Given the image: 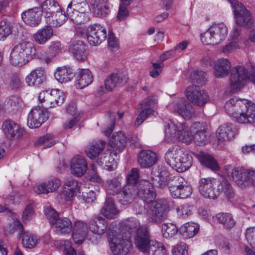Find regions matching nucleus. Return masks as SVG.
<instances>
[{
	"label": "nucleus",
	"mask_w": 255,
	"mask_h": 255,
	"mask_svg": "<svg viewBox=\"0 0 255 255\" xmlns=\"http://www.w3.org/2000/svg\"><path fill=\"white\" fill-rule=\"evenodd\" d=\"M146 226H140L139 221L134 217L128 218L122 220L119 224L120 233L115 230L114 225L111 224L107 231L108 238L111 250L114 255H126L131 247L129 241L130 235L136 231L134 239L138 230ZM148 232V231H147Z\"/></svg>",
	"instance_id": "nucleus-1"
},
{
	"label": "nucleus",
	"mask_w": 255,
	"mask_h": 255,
	"mask_svg": "<svg viewBox=\"0 0 255 255\" xmlns=\"http://www.w3.org/2000/svg\"><path fill=\"white\" fill-rule=\"evenodd\" d=\"M226 113L240 124L255 123V104L247 99L234 98L225 105Z\"/></svg>",
	"instance_id": "nucleus-2"
},
{
	"label": "nucleus",
	"mask_w": 255,
	"mask_h": 255,
	"mask_svg": "<svg viewBox=\"0 0 255 255\" xmlns=\"http://www.w3.org/2000/svg\"><path fill=\"white\" fill-rule=\"evenodd\" d=\"M198 189L204 198L213 200L221 194L228 199L233 198L235 195L231 184L224 178L221 181L212 177L201 178L199 182Z\"/></svg>",
	"instance_id": "nucleus-3"
},
{
	"label": "nucleus",
	"mask_w": 255,
	"mask_h": 255,
	"mask_svg": "<svg viewBox=\"0 0 255 255\" xmlns=\"http://www.w3.org/2000/svg\"><path fill=\"white\" fill-rule=\"evenodd\" d=\"M165 161L179 172L186 171L192 165V157L188 151L178 145L169 147L165 154Z\"/></svg>",
	"instance_id": "nucleus-4"
},
{
	"label": "nucleus",
	"mask_w": 255,
	"mask_h": 255,
	"mask_svg": "<svg viewBox=\"0 0 255 255\" xmlns=\"http://www.w3.org/2000/svg\"><path fill=\"white\" fill-rule=\"evenodd\" d=\"M135 245L147 255H166V251L162 243L149 240V235L145 227L138 230L135 238Z\"/></svg>",
	"instance_id": "nucleus-5"
},
{
	"label": "nucleus",
	"mask_w": 255,
	"mask_h": 255,
	"mask_svg": "<svg viewBox=\"0 0 255 255\" xmlns=\"http://www.w3.org/2000/svg\"><path fill=\"white\" fill-rule=\"evenodd\" d=\"M35 46L30 42L24 41L15 45L11 50L9 61L14 66L21 67L32 60Z\"/></svg>",
	"instance_id": "nucleus-6"
},
{
	"label": "nucleus",
	"mask_w": 255,
	"mask_h": 255,
	"mask_svg": "<svg viewBox=\"0 0 255 255\" xmlns=\"http://www.w3.org/2000/svg\"><path fill=\"white\" fill-rule=\"evenodd\" d=\"M248 81L255 83V68L237 66L232 69L230 84L233 89H240Z\"/></svg>",
	"instance_id": "nucleus-7"
},
{
	"label": "nucleus",
	"mask_w": 255,
	"mask_h": 255,
	"mask_svg": "<svg viewBox=\"0 0 255 255\" xmlns=\"http://www.w3.org/2000/svg\"><path fill=\"white\" fill-rule=\"evenodd\" d=\"M174 206L170 199H160L153 202L147 211V219L150 223L158 224L166 218L165 211Z\"/></svg>",
	"instance_id": "nucleus-8"
},
{
	"label": "nucleus",
	"mask_w": 255,
	"mask_h": 255,
	"mask_svg": "<svg viewBox=\"0 0 255 255\" xmlns=\"http://www.w3.org/2000/svg\"><path fill=\"white\" fill-rule=\"evenodd\" d=\"M228 34L227 26L223 22L213 23L201 35V40L206 45H215L224 40Z\"/></svg>",
	"instance_id": "nucleus-9"
},
{
	"label": "nucleus",
	"mask_w": 255,
	"mask_h": 255,
	"mask_svg": "<svg viewBox=\"0 0 255 255\" xmlns=\"http://www.w3.org/2000/svg\"><path fill=\"white\" fill-rule=\"evenodd\" d=\"M166 136L177 138L178 140L189 144L193 140L192 133L189 131L185 123H168L165 128Z\"/></svg>",
	"instance_id": "nucleus-10"
},
{
	"label": "nucleus",
	"mask_w": 255,
	"mask_h": 255,
	"mask_svg": "<svg viewBox=\"0 0 255 255\" xmlns=\"http://www.w3.org/2000/svg\"><path fill=\"white\" fill-rule=\"evenodd\" d=\"M228 173L231 174L233 180L241 188L250 185L255 187V170L239 167L232 168L229 166Z\"/></svg>",
	"instance_id": "nucleus-11"
},
{
	"label": "nucleus",
	"mask_w": 255,
	"mask_h": 255,
	"mask_svg": "<svg viewBox=\"0 0 255 255\" xmlns=\"http://www.w3.org/2000/svg\"><path fill=\"white\" fill-rule=\"evenodd\" d=\"M152 175L157 176L158 179V185L163 187L168 185L171 195L176 191L179 187L186 184V181L179 175L170 176L168 178V173L166 170L159 168H153L152 170Z\"/></svg>",
	"instance_id": "nucleus-12"
},
{
	"label": "nucleus",
	"mask_w": 255,
	"mask_h": 255,
	"mask_svg": "<svg viewBox=\"0 0 255 255\" xmlns=\"http://www.w3.org/2000/svg\"><path fill=\"white\" fill-rule=\"evenodd\" d=\"M152 182L147 180L141 179L136 187L137 196L147 204L152 202L155 198V191L154 185L159 186L157 176L152 175Z\"/></svg>",
	"instance_id": "nucleus-13"
},
{
	"label": "nucleus",
	"mask_w": 255,
	"mask_h": 255,
	"mask_svg": "<svg viewBox=\"0 0 255 255\" xmlns=\"http://www.w3.org/2000/svg\"><path fill=\"white\" fill-rule=\"evenodd\" d=\"M157 106L158 97L156 95H152L145 98L137 105V108L140 109L141 111L135 120V124L140 125L149 116L157 115L155 109Z\"/></svg>",
	"instance_id": "nucleus-14"
},
{
	"label": "nucleus",
	"mask_w": 255,
	"mask_h": 255,
	"mask_svg": "<svg viewBox=\"0 0 255 255\" xmlns=\"http://www.w3.org/2000/svg\"><path fill=\"white\" fill-rule=\"evenodd\" d=\"M88 4L85 0H72L68 5L67 14L74 22L81 23L85 20Z\"/></svg>",
	"instance_id": "nucleus-15"
},
{
	"label": "nucleus",
	"mask_w": 255,
	"mask_h": 255,
	"mask_svg": "<svg viewBox=\"0 0 255 255\" xmlns=\"http://www.w3.org/2000/svg\"><path fill=\"white\" fill-rule=\"evenodd\" d=\"M38 100L49 108H53L62 105L64 101L65 95L63 91L57 89L41 92L38 97Z\"/></svg>",
	"instance_id": "nucleus-16"
},
{
	"label": "nucleus",
	"mask_w": 255,
	"mask_h": 255,
	"mask_svg": "<svg viewBox=\"0 0 255 255\" xmlns=\"http://www.w3.org/2000/svg\"><path fill=\"white\" fill-rule=\"evenodd\" d=\"M233 9L236 23L242 26H250L253 20L249 11L237 0H229Z\"/></svg>",
	"instance_id": "nucleus-17"
},
{
	"label": "nucleus",
	"mask_w": 255,
	"mask_h": 255,
	"mask_svg": "<svg viewBox=\"0 0 255 255\" xmlns=\"http://www.w3.org/2000/svg\"><path fill=\"white\" fill-rule=\"evenodd\" d=\"M186 96L193 104L199 107L204 106L209 101L208 93L201 87L195 85L187 88Z\"/></svg>",
	"instance_id": "nucleus-18"
},
{
	"label": "nucleus",
	"mask_w": 255,
	"mask_h": 255,
	"mask_svg": "<svg viewBox=\"0 0 255 255\" xmlns=\"http://www.w3.org/2000/svg\"><path fill=\"white\" fill-rule=\"evenodd\" d=\"M48 118L47 111L43 108L37 106L32 108L27 116V124L31 128L40 127Z\"/></svg>",
	"instance_id": "nucleus-19"
},
{
	"label": "nucleus",
	"mask_w": 255,
	"mask_h": 255,
	"mask_svg": "<svg viewBox=\"0 0 255 255\" xmlns=\"http://www.w3.org/2000/svg\"><path fill=\"white\" fill-rule=\"evenodd\" d=\"M106 37V30L100 24H95L87 28V39L91 45L100 44Z\"/></svg>",
	"instance_id": "nucleus-20"
},
{
	"label": "nucleus",
	"mask_w": 255,
	"mask_h": 255,
	"mask_svg": "<svg viewBox=\"0 0 255 255\" xmlns=\"http://www.w3.org/2000/svg\"><path fill=\"white\" fill-rule=\"evenodd\" d=\"M3 131L9 139L17 140L20 139L24 132V129L14 121L6 120L2 124Z\"/></svg>",
	"instance_id": "nucleus-21"
},
{
	"label": "nucleus",
	"mask_w": 255,
	"mask_h": 255,
	"mask_svg": "<svg viewBox=\"0 0 255 255\" xmlns=\"http://www.w3.org/2000/svg\"><path fill=\"white\" fill-rule=\"evenodd\" d=\"M193 140L198 145H205L208 140L207 126L204 123L195 122L190 127Z\"/></svg>",
	"instance_id": "nucleus-22"
},
{
	"label": "nucleus",
	"mask_w": 255,
	"mask_h": 255,
	"mask_svg": "<svg viewBox=\"0 0 255 255\" xmlns=\"http://www.w3.org/2000/svg\"><path fill=\"white\" fill-rule=\"evenodd\" d=\"M174 110L185 120H189L194 115L193 107L184 99H179L173 103Z\"/></svg>",
	"instance_id": "nucleus-23"
},
{
	"label": "nucleus",
	"mask_w": 255,
	"mask_h": 255,
	"mask_svg": "<svg viewBox=\"0 0 255 255\" xmlns=\"http://www.w3.org/2000/svg\"><path fill=\"white\" fill-rule=\"evenodd\" d=\"M46 78L45 70L42 67H37L32 70L25 77V82L29 86L39 87Z\"/></svg>",
	"instance_id": "nucleus-24"
},
{
	"label": "nucleus",
	"mask_w": 255,
	"mask_h": 255,
	"mask_svg": "<svg viewBox=\"0 0 255 255\" xmlns=\"http://www.w3.org/2000/svg\"><path fill=\"white\" fill-rule=\"evenodd\" d=\"M41 16V10L37 7L25 10L21 13V18L24 22L31 27L37 26L40 24Z\"/></svg>",
	"instance_id": "nucleus-25"
},
{
	"label": "nucleus",
	"mask_w": 255,
	"mask_h": 255,
	"mask_svg": "<svg viewBox=\"0 0 255 255\" xmlns=\"http://www.w3.org/2000/svg\"><path fill=\"white\" fill-rule=\"evenodd\" d=\"M127 137L124 133L120 131L114 133L109 141L110 150L117 154L122 151L127 144Z\"/></svg>",
	"instance_id": "nucleus-26"
},
{
	"label": "nucleus",
	"mask_w": 255,
	"mask_h": 255,
	"mask_svg": "<svg viewBox=\"0 0 255 255\" xmlns=\"http://www.w3.org/2000/svg\"><path fill=\"white\" fill-rule=\"evenodd\" d=\"M69 52L77 61H84L87 59L88 53L86 45L82 41H72L69 47Z\"/></svg>",
	"instance_id": "nucleus-27"
},
{
	"label": "nucleus",
	"mask_w": 255,
	"mask_h": 255,
	"mask_svg": "<svg viewBox=\"0 0 255 255\" xmlns=\"http://www.w3.org/2000/svg\"><path fill=\"white\" fill-rule=\"evenodd\" d=\"M80 186L78 181L75 179H68L64 182L61 196L66 201H71L79 191Z\"/></svg>",
	"instance_id": "nucleus-28"
},
{
	"label": "nucleus",
	"mask_w": 255,
	"mask_h": 255,
	"mask_svg": "<svg viewBox=\"0 0 255 255\" xmlns=\"http://www.w3.org/2000/svg\"><path fill=\"white\" fill-rule=\"evenodd\" d=\"M128 77L122 74L112 73L105 80V86L108 91L114 88L125 85L128 81Z\"/></svg>",
	"instance_id": "nucleus-29"
},
{
	"label": "nucleus",
	"mask_w": 255,
	"mask_h": 255,
	"mask_svg": "<svg viewBox=\"0 0 255 255\" xmlns=\"http://www.w3.org/2000/svg\"><path fill=\"white\" fill-rule=\"evenodd\" d=\"M157 154L150 150H142L137 156V162L141 167L149 168L154 165L157 161Z\"/></svg>",
	"instance_id": "nucleus-30"
},
{
	"label": "nucleus",
	"mask_w": 255,
	"mask_h": 255,
	"mask_svg": "<svg viewBox=\"0 0 255 255\" xmlns=\"http://www.w3.org/2000/svg\"><path fill=\"white\" fill-rule=\"evenodd\" d=\"M71 172L76 177H81L87 170V163L82 156L76 155L70 162Z\"/></svg>",
	"instance_id": "nucleus-31"
},
{
	"label": "nucleus",
	"mask_w": 255,
	"mask_h": 255,
	"mask_svg": "<svg viewBox=\"0 0 255 255\" xmlns=\"http://www.w3.org/2000/svg\"><path fill=\"white\" fill-rule=\"evenodd\" d=\"M232 65L227 58L218 59L214 63V74L217 78H223L229 75Z\"/></svg>",
	"instance_id": "nucleus-32"
},
{
	"label": "nucleus",
	"mask_w": 255,
	"mask_h": 255,
	"mask_svg": "<svg viewBox=\"0 0 255 255\" xmlns=\"http://www.w3.org/2000/svg\"><path fill=\"white\" fill-rule=\"evenodd\" d=\"M218 140L219 142L231 140L238 133V130L232 124H226L222 125L218 128Z\"/></svg>",
	"instance_id": "nucleus-33"
},
{
	"label": "nucleus",
	"mask_w": 255,
	"mask_h": 255,
	"mask_svg": "<svg viewBox=\"0 0 255 255\" xmlns=\"http://www.w3.org/2000/svg\"><path fill=\"white\" fill-rule=\"evenodd\" d=\"M61 182L56 178H53L44 182L37 184L34 187V191L37 194H48L56 191L60 186Z\"/></svg>",
	"instance_id": "nucleus-34"
},
{
	"label": "nucleus",
	"mask_w": 255,
	"mask_h": 255,
	"mask_svg": "<svg viewBox=\"0 0 255 255\" xmlns=\"http://www.w3.org/2000/svg\"><path fill=\"white\" fill-rule=\"evenodd\" d=\"M106 142L105 141L94 140L89 142L85 149V153L90 159H95L98 156L105 148Z\"/></svg>",
	"instance_id": "nucleus-35"
},
{
	"label": "nucleus",
	"mask_w": 255,
	"mask_h": 255,
	"mask_svg": "<svg viewBox=\"0 0 255 255\" xmlns=\"http://www.w3.org/2000/svg\"><path fill=\"white\" fill-rule=\"evenodd\" d=\"M137 193L133 186L127 185L123 187L118 194L119 201L123 205H127L133 201Z\"/></svg>",
	"instance_id": "nucleus-36"
},
{
	"label": "nucleus",
	"mask_w": 255,
	"mask_h": 255,
	"mask_svg": "<svg viewBox=\"0 0 255 255\" xmlns=\"http://www.w3.org/2000/svg\"><path fill=\"white\" fill-rule=\"evenodd\" d=\"M88 232L87 224L81 221H76L73 229V240L76 244H80L85 240Z\"/></svg>",
	"instance_id": "nucleus-37"
},
{
	"label": "nucleus",
	"mask_w": 255,
	"mask_h": 255,
	"mask_svg": "<svg viewBox=\"0 0 255 255\" xmlns=\"http://www.w3.org/2000/svg\"><path fill=\"white\" fill-rule=\"evenodd\" d=\"M93 80L92 73L88 69H79L77 73L76 85L83 89L90 85Z\"/></svg>",
	"instance_id": "nucleus-38"
},
{
	"label": "nucleus",
	"mask_w": 255,
	"mask_h": 255,
	"mask_svg": "<svg viewBox=\"0 0 255 255\" xmlns=\"http://www.w3.org/2000/svg\"><path fill=\"white\" fill-rule=\"evenodd\" d=\"M57 234L67 235L71 233L73 227L71 220L67 217H59L52 225Z\"/></svg>",
	"instance_id": "nucleus-39"
},
{
	"label": "nucleus",
	"mask_w": 255,
	"mask_h": 255,
	"mask_svg": "<svg viewBox=\"0 0 255 255\" xmlns=\"http://www.w3.org/2000/svg\"><path fill=\"white\" fill-rule=\"evenodd\" d=\"M53 30L50 25H45L38 29L34 34L33 39L36 43L43 45L46 43L52 36Z\"/></svg>",
	"instance_id": "nucleus-40"
},
{
	"label": "nucleus",
	"mask_w": 255,
	"mask_h": 255,
	"mask_svg": "<svg viewBox=\"0 0 255 255\" xmlns=\"http://www.w3.org/2000/svg\"><path fill=\"white\" fill-rule=\"evenodd\" d=\"M75 75L72 69L69 66H62L57 68L54 77L59 82L63 83L70 81Z\"/></svg>",
	"instance_id": "nucleus-41"
},
{
	"label": "nucleus",
	"mask_w": 255,
	"mask_h": 255,
	"mask_svg": "<svg viewBox=\"0 0 255 255\" xmlns=\"http://www.w3.org/2000/svg\"><path fill=\"white\" fill-rule=\"evenodd\" d=\"M40 9L41 13H43L46 21L52 14L60 10V7L55 0H46L41 3Z\"/></svg>",
	"instance_id": "nucleus-42"
},
{
	"label": "nucleus",
	"mask_w": 255,
	"mask_h": 255,
	"mask_svg": "<svg viewBox=\"0 0 255 255\" xmlns=\"http://www.w3.org/2000/svg\"><path fill=\"white\" fill-rule=\"evenodd\" d=\"M107 226V221L102 218H95L92 219L89 224L90 231L99 235L105 233Z\"/></svg>",
	"instance_id": "nucleus-43"
},
{
	"label": "nucleus",
	"mask_w": 255,
	"mask_h": 255,
	"mask_svg": "<svg viewBox=\"0 0 255 255\" xmlns=\"http://www.w3.org/2000/svg\"><path fill=\"white\" fill-rule=\"evenodd\" d=\"M199 226L195 223H186L183 225L179 229V233L185 239H190L198 232Z\"/></svg>",
	"instance_id": "nucleus-44"
},
{
	"label": "nucleus",
	"mask_w": 255,
	"mask_h": 255,
	"mask_svg": "<svg viewBox=\"0 0 255 255\" xmlns=\"http://www.w3.org/2000/svg\"><path fill=\"white\" fill-rule=\"evenodd\" d=\"M196 156L201 164L212 170H218L219 166L218 163L211 155L204 152H200L199 153L197 154Z\"/></svg>",
	"instance_id": "nucleus-45"
},
{
	"label": "nucleus",
	"mask_w": 255,
	"mask_h": 255,
	"mask_svg": "<svg viewBox=\"0 0 255 255\" xmlns=\"http://www.w3.org/2000/svg\"><path fill=\"white\" fill-rule=\"evenodd\" d=\"M101 213L108 219H114L118 214L114 201L111 198L107 199L105 203L101 210Z\"/></svg>",
	"instance_id": "nucleus-46"
},
{
	"label": "nucleus",
	"mask_w": 255,
	"mask_h": 255,
	"mask_svg": "<svg viewBox=\"0 0 255 255\" xmlns=\"http://www.w3.org/2000/svg\"><path fill=\"white\" fill-rule=\"evenodd\" d=\"M94 13L98 16L104 17L110 11V5L108 0H94Z\"/></svg>",
	"instance_id": "nucleus-47"
},
{
	"label": "nucleus",
	"mask_w": 255,
	"mask_h": 255,
	"mask_svg": "<svg viewBox=\"0 0 255 255\" xmlns=\"http://www.w3.org/2000/svg\"><path fill=\"white\" fill-rule=\"evenodd\" d=\"M67 16L62 10H58L52 16L47 19L46 23L53 27H59L61 26L66 20Z\"/></svg>",
	"instance_id": "nucleus-48"
},
{
	"label": "nucleus",
	"mask_w": 255,
	"mask_h": 255,
	"mask_svg": "<svg viewBox=\"0 0 255 255\" xmlns=\"http://www.w3.org/2000/svg\"><path fill=\"white\" fill-rule=\"evenodd\" d=\"M105 187L107 193L112 195H118L122 190L121 182L117 178L107 180Z\"/></svg>",
	"instance_id": "nucleus-49"
},
{
	"label": "nucleus",
	"mask_w": 255,
	"mask_h": 255,
	"mask_svg": "<svg viewBox=\"0 0 255 255\" xmlns=\"http://www.w3.org/2000/svg\"><path fill=\"white\" fill-rule=\"evenodd\" d=\"M38 242V239L35 235L28 232L23 233L22 242L25 248L28 249L33 248L37 245Z\"/></svg>",
	"instance_id": "nucleus-50"
},
{
	"label": "nucleus",
	"mask_w": 255,
	"mask_h": 255,
	"mask_svg": "<svg viewBox=\"0 0 255 255\" xmlns=\"http://www.w3.org/2000/svg\"><path fill=\"white\" fill-rule=\"evenodd\" d=\"M193 209V206L188 203L180 205L176 208L178 218L182 219H187L192 214Z\"/></svg>",
	"instance_id": "nucleus-51"
},
{
	"label": "nucleus",
	"mask_w": 255,
	"mask_h": 255,
	"mask_svg": "<svg viewBox=\"0 0 255 255\" xmlns=\"http://www.w3.org/2000/svg\"><path fill=\"white\" fill-rule=\"evenodd\" d=\"M218 221L227 229L234 227L236 224L231 214L229 213H220L216 215Z\"/></svg>",
	"instance_id": "nucleus-52"
},
{
	"label": "nucleus",
	"mask_w": 255,
	"mask_h": 255,
	"mask_svg": "<svg viewBox=\"0 0 255 255\" xmlns=\"http://www.w3.org/2000/svg\"><path fill=\"white\" fill-rule=\"evenodd\" d=\"M161 229L163 237L166 239L173 238L178 231L176 226L172 223H164L162 225Z\"/></svg>",
	"instance_id": "nucleus-53"
},
{
	"label": "nucleus",
	"mask_w": 255,
	"mask_h": 255,
	"mask_svg": "<svg viewBox=\"0 0 255 255\" xmlns=\"http://www.w3.org/2000/svg\"><path fill=\"white\" fill-rule=\"evenodd\" d=\"M191 193L192 188L186 183L179 187L171 196L175 198L185 199L189 197Z\"/></svg>",
	"instance_id": "nucleus-54"
},
{
	"label": "nucleus",
	"mask_w": 255,
	"mask_h": 255,
	"mask_svg": "<svg viewBox=\"0 0 255 255\" xmlns=\"http://www.w3.org/2000/svg\"><path fill=\"white\" fill-rule=\"evenodd\" d=\"M54 136L50 134H47L40 137H39L35 142V145H41L44 144L43 147L42 149H45L47 148L50 147L54 145L56 142L54 140H52Z\"/></svg>",
	"instance_id": "nucleus-55"
},
{
	"label": "nucleus",
	"mask_w": 255,
	"mask_h": 255,
	"mask_svg": "<svg viewBox=\"0 0 255 255\" xmlns=\"http://www.w3.org/2000/svg\"><path fill=\"white\" fill-rule=\"evenodd\" d=\"M7 83L12 90H16L19 88L21 85L20 75L16 73L11 74L9 75L7 80Z\"/></svg>",
	"instance_id": "nucleus-56"
},
{
	"label": "nucleus",
	"mask_w": 255,
	"mask_h": 255,
	"mask_svg": "<svg viewBox=\"0 0 255 255\" xmlns=\"http://www.w3.org/2000/svg\"><path fill=\"white\" fill-rule=\"evenodd\" d=\"M206 74L201 71H195L190 76L191 82L197 83L201 85L204 84L206 81Z\"/></svg>",
	"instance_id": "nucleus-57"
},
{
	"label": "nucleus",
	"mask_w": 255,
	"mask_h": 255,
	"mask_svg": "<svg viewBox=\"0 0 255 255\" xmlns=\"http://www.w3.org/2000/svg\"><path fill=\"white\" fill-rule=\"evenodd\" d=\"M171 252L172 255H188V247L185 243L180 242L172 247Z\"/></svg>",
	"instance_id": "nucleus-58"
},
{
	"label": "nucleus",
	"mask_w": 255,
	"mask_h": 255,
	"mask_svg": "<svg viewBox=\"0 0 255 255\" xmlns=\"http://www.w3.org/2000/svg\"><path fill=\"white\" fill-rule=\"evenodd\" d=\"M139 170L137 168H132L128 174L127 177V185L134 187L139 179Z\"/></svg>",
	"instance_id": "nucleus-59"
},
{
	"label": "nucleus",
	"mask_w": 255,
	"mask_h": 255,
	"mask_svg": "<svg viewBox=\"0 0 255 255\" xmlns=\"http://www.w3.org/2000/svg\"><path fill=\"white\" fill-rule=\"evenodd\" d=\"M44 212L49 223L52 225L55 222L57 219L59 217L58 213L50 206L46 207Z\"/></svg>",
	"instance_id": "nucleus-60"
},
{
	"label": "nucleus",
	"mask_w": 255,
	"mask_h": 255,
	"mask_svg": "<svg viewBox=\"0 0 255 255\" xmlns=\"http://www.w3.org/2000/svg\"><path fill=\"white\" fill-rule=\"evenodd\" d=\"M11 32V27L9 23L5 20L0 22V40L4 39Z\"/></svg>",
	"instance_id": "nucleus-61"
},
{
	"label": "nucleus",
	"mask_w": 255,
	"mask_h": 255,
	"mask_svg": "<svg viewBox=\"0 0 255 255\" xmlns=\"http://www.w3.org/2000/svg\"><path fill=\"white\" fill-rule=\"evenodd\" d=\"M36 58L38 59L45 63L48 64L52 61V58L47 54L46 51L41 49L37 51L35 47V53L32 57V59Z\"/></svg>",
	"instance_id": "nucleus-62"
},
{
	"label": "nucleus",
	"mask_w": 255,
	"mask_h": 255,
	"mask_svg": "<svg viewBox=\"0 0 255 255\" xmlns=\"http://www.w3.org/2000/svg\"><path fill=\"white\" fill-rule=\"evenodd\" d=\"M127 5V4L123 3L121 1L117 14V18L120 21L125 20L128 16L129 12Z\"/></svg>",
	"instance_id": "nucleus-63"
},
{
	"label": "nucleus",
	"mask_w": 255,
	"mask_h": 255,
	"mask_svg": "<svg viewBox=\"0 0 255 255\" xmlns=\"http://www.w3.org/2000/svg\"><path fill=\"white\" fill-rule=\"evenodd\" d=\"M108 44L109 48L112 51H116L118 49V40L112 31H109L108 36Z\"/></svg>",
	"instance_id": "nucleus-64"
}]
</instances>
